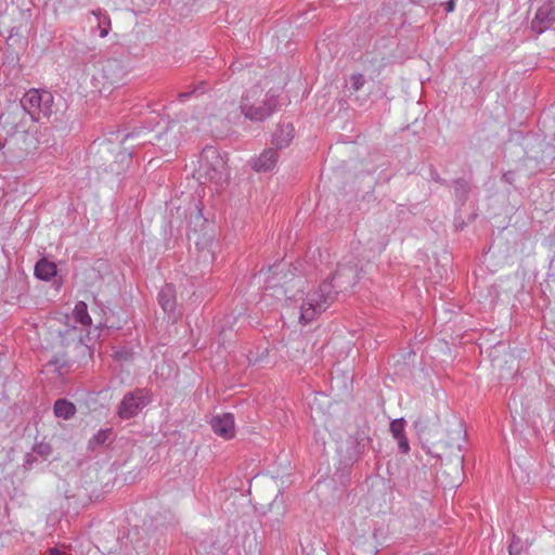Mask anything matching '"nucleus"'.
Segmentation results:
<instances>
[{
    "label": "nucleus",
    "mask_w": 555,
    "mask_h": 555,
    "mask_svg": "<svg viewBox=\"0 0 555 555\" xmlns=\"http://www.w3.org/2000/svg\"><path fill=\"white\" fill-rule=\"evenodd\" d=\"M281 94L282 89L279 87L267 90L261 85H255L243 94L240 114L249 120L262 121L281 107Z\"/></svg>",
    "instance_id": "obj_1"
},
{
    "label": "nucleus",
    "mask_w": 555,
    "mask_h": 555,
    "mask_svg": "<svg viewBox=\"0 0 555 555\" xmlns=\"http://www.w3.org/2000/svg\"><path fill=\"white\" fill-rule=\"evenodd\" d=\"M194 177L201 184L214 183L217 186L228 181L227 160L217 147L206 146L203 149L198 166L194 170Z\"/></svg>",
    "instance_id": "obj_2"
},
{
    "label": "nucleus",
    "mask_w": 555,
    "mask_h": 555,
    "mask_svg": "<svg viewBox=\"0 0 555 555\" xmlns=\"http://www.w3.org/2000/svg\"><path fill=\"white\" fill-rule=\"evenodd\" d=\"M129 66L124 59L109 57L99 63L92 75V86L102 95H108L112 90L122 83Z\"/></svg>",
    "instance_id": "obj_3"
},
{
    "label": "nucleus",
    "mask_w": 555,
    "mask_h": 555,
    "mask_svg": "<svg viewBox=\"0 0 555 555\" xmlns=\"http://www.w3.org/2000/svg\"><path fill=\"white\" fill-rule=\"evenodd\" d=\"M524 146L525 166L531 171H541L555 160V138L550 141L539 137L526 138Z\"/></svg>",
    "instance_id": "obj_4"
},
{
    "label": "nucleus",
    "mask_w": 555,
    "mask_h": 555,
    "mask_svg": "<svg viewBox=\"0 0 555 555\" xmlns=\"http://www.w3.org/2000/svg\"><path fill=\"white\" fill-rule=\"evenodd\" d=\"M335 296L332 292L331 283L324 281L320 284L319 288L309 292L299 306V322L308 324L313 321L318 315L324 312L333 302Z\"/></svg>",
    "instance_id": "obj_5"
},
{
    "label": "nucleus",
    "mask_w": 555,
    "mask_h": 555,
    "mask_svg": "<svg viewBox=\"0 0 555 555\" xmlns=\"http://www.w3.org/2000/svg\"><path fill=\"white\" fill-rule=\"evenodd\" d=\"M18 103L31 119V124L49 119L55 112L53 94L43 89L28 90Z\"/></svg>",
    "instance_id": "obj_6"
},
{
    "label": "nucleus",
    "mask_w": 555,
    "mask_h": 555,
    "mask_svg": "<svg viewBox=\"0 0 555 555\" xmlns=\"http://www.w3.org/2000/svg\"><path fill=\"white\" fill-rule=\"evenodd\" d=\"M31 125V119L18 102L11 103L0 114V130L5 135V141L16 135H25Z\"/></svg>",
    "instance_id": "obj_7"
},
{
    "label": "nucleus",
    "mask_w": 555,
    "mask_h": 555,
    "mask_svg": "<svg viewBox=\"0 0 555 555\" xmlns=\"http://www.w3.org/2000/svg\"><path fill=\"white\" fill-rule=\"evenodd\" d=\"M360 272L361 269H359L358 263H356L353 259L344 258V260L338 263L337 270L328 282L332 285L334 296L338 292H347L352 288L360 279Z\"/></svg>",
    "instance_id": "obj_8"
},
{
    "label": "nucleus",
    "mask_w": 555,
    "mask_h": 555,
    "mask_svg": "<svg viewBox=\"0 0 555 555\" xmlns=\"http://www.w3.org/2000/svg\"><path fill=\"white\" fill-rule=\"evenodd\" d=\"M149 401V392L145 389L127 392L117 409V415L121 420H130L137 416Z\"/></svg>",
    "instance_id": "obj_9"
},
{
    "label": "nucleus",
    "mask_w": 555,
    "mask_h": 555,
    "mask_svg": "<svg viewBox=\"0 0 555 555\" xmlns=\"http://www.w3.org/2000/svg\"><path fill=\"white\" fill-rule=\"evenodd\" d=\"M555 22V3L547 1L540 5L531 21V29L537 34H543Z\"/></svg>",
    "instance_id": "obj_10"
},
{
    "label": "nucleus",
    "mask_w": 555,
    "mask_h": 555,
    "mask_svg": "<svg viewBox=\"0 0 555 555\" xmlns=\"http://www.w3.org/2000/svg\"><path fill=\"white\" fill-rule=\"evenodd\" d=\"M210 425L214 433L224 439H231L235 435L234 416L231 413L214 416Z\"/></svg>",
    "instance_id": "obj_11"
},
{
    "label": "nucleus",
    "mask_w": 555,
    "mask_h": 555,
    "mask_svg": "<svg viewBox=\"0 0 555 555\" xmlns=\"http://www.w3.org/2000/svg\"><path fill=\"white\" fill-rule=\"evenodd\" d=\"M183 126L179 120H172L170 121L169 126L165 130V132L160 133L158 135V141L165 139L170 140L168 143V147H176L180 144L182 140H185L188 138L186 131H183Z\"/></svg>",
    "instance_id": "obj_12"
},
{
    "label": "nucleus",
    "mask_w": 555,
    "mask_h": 555,
    "mask_svg": "<svg viewBox=\"0 0 555 555\" xmlns=\"http://www.w3.org/2000/svg\"><path fill=\"white\" fill-rule=\"evenodd\" d=\"M390 433L397 440L400 452L406 454L410 451V444L405 435V421L396 418L390 423Z\"/></svg>",
    "instance_id": "obj_13"
},
{
    "label": "nucleus",
    "mask_w": 555,
    "mask_h": 555,
    "mask_svg": "<svg viewBox=\"0 0 555 555\" xmlns=\"http://www.w3.org/2000/svg\"><path fill=\"white\" fill-rule=\"evenodd\" d=\"M276 162L278 153L273 149H268L251 162V167L258 172H267L275 167Z\"/></svg>",
    "instance_id": "obj_14"
},
{
    "label": "nucleus",
    "mask_w": 555,
    "mask_h": 555,
    "mask_svg": "<svg viewBox=\"0 0 555 555\" xmlns=\"http://www.w3.org/2000/svg\"><path fill=\"white\" fill-rule=\"evenodd\" d=\"M295 135V128L292 124H281L272 137V144L278 149L288 146Z\"/></svg>",
    "instance_id": "obj_15"
},
{
    "label": "nucleus",
    "mask_w": 555,
    "mask_h": 555,
    "mask_svg": "<svg viewBox=\"0 0 555 555\" xmlns=\"http://www.w3.org/2000/svg\"><path fill=\"white\" fill-rule=\"evenodd\" d=\"M218 243L210 236H203L201 241L196 242V248L198 250V257L207 264L215 260V249Z\"/></svg>",
    "instance_id": "obj_16"
},
{
    "label": "nucleus",
    "mask_w": 555,
    "mask_h": 555,
    "mask_svg": "<svg viewBox=\"0 0 555 555\" xmlns=\"http://www.w3.org/2000/svg\"><path fill=\"white\" fill-rule=\"evenodd\" d=\"M158 304L166 313H171L176 309V289L173 285L166 284L158 293Z\"/></svg>",
    "instance_id": "obj_17"
},
{
    "label": "nucleus",
    "mask_w": 555,
    "mask_h": 555,
    "mask_svg": "<svg viewBox=\"0 0 555 555\" xmlns=\"http://www.w3.org/2000/svg\"><path fill=\"white\" fill-rule=\"evenodd\" d=\"M72 319L75 324H79L82 330L88 328L92 324V319L88 313V307L85 301H78L75 305Z\"/></svg>",
    "instance_id": "obj_18"
},
{
    "label": "nucleus",
    "mask_w": 555,
    "mask_h": 555,
    "mask_svg": "<svg viewBox=\"0 0 555 555\" xmlns=\"http://www.w3.org/2000/svg\"><path fill=\"white\" fill-rule=\"evenodd\" d=\"M57 269L54 262L40 259L35 266V275L42 281H49L56 275Z\"/></svg>",
    "instance_id": "obj_19"
},
{
    "label": "nucleus",
    "mask_w": 555,
    "mask_h": 555,
    "mask_svg": "<svg viewBox=\"0 0 555 555\" xmlns=\"http://www.w3.org/2000/svg\"><path fill=\"white\" fill-rule=\"evenodd\" d=\"M53 410L55 416L63 420H69L76 413V406L66 399L56 400Z\"/></svg>",
    "instance_id": "obj_20"
},
{
    "label": "nucleus",
    "mask_w": 555,
    "mask_h": 555,
    "mask_svg": "<svg viewBox=\"0 0 555 555\" xmlns=\"http://www.w3.org/2000/svg\"><path fill=\"white\" fill-rule=\"evenodd\" d=\"M92 14L98 20L96 28L99 30L100 37H102V38L106 37L108 35L109 30H111V18H109V16L107 15L106 12L102 11L101 9L93 10Z\"/></svg>",
    "instance_id": "obj_21"
},
{
    "label": "nucleus",
    "mask_w": 555,
    "mask_h": 555,
    "mask_svg": "<svg viewBox=\"0 0 555 555\" xmlns=\"http://www.w3.org/2000/svg\"><path fill=\"white\" fill-rule=\"evenodd\" d=\"M112 435V429L111 428H106V429H100L96 434H94L88 444H89V448L90 449H95L96 447H100L102 444H104L109 436Z\"/></svg>",
    "instance_id": "obj_22"
},
{
    "label": "nucleus",
    "mask_w": 555,
    "mask_h": 555,
    "mask_svg": "<svg viewBox=\"0 0 555 555\" xmlns=\"http://www.w3.org/2000/svg\"><path fill=\"white\" fill-rule=\"evenodd\" d=\"M469 186L468 183L464 179H457L454 181V191L455 196L464 202L466 199Z\"/></svg>",
    "instance_id": "obj_23"
},
{
    "label": "nucleus",
    "mask_w": 555,
    "mask_h": 555,
    "mask_svg": "<svg viewBox=\"0 0 555 555\" xmlns=\"http://www.w3.org/2000/svg\"><path fill=\"white\" fill-rule=\"evenodd\" d=\"M206 83L205 82H201L199 85L195 86L191 91H185V92H180L178 98H179V101L180 102H185L188 101L191 95L193 94H203L206 92Z\"/></svg>",
    "instance_id": "obj_24"
},
{
    "label": "nucleus",
    "mask_w": 555,
    "mask_h": 555,
    "mask_svg": "<svg viewBox=\"0 0 555 555\" xmlns=\"http://www.w3.org/2000/svg\"><path fill=\"white\" fill-rule=\"evenodd\" d=\"M365 82V78L362 74H353L350 77V89L354 92L359 91Z\"/></svg>",
    "instance_id": "obj_25"
},
{
    "label": "nucleus",
    "mask_w": 555,
    "mask_h": 555,
    "mask_svg": "<svg viewBox=\"0 0 555 555\" xmlns=\"http://www.w3.org/2000/svg\"><path fill=\"white\" fill-rule=\"evenodd\" d=\"M522 550V544L519 539L513 538L509 546H508V553L509 555H520Z\"/></svg>",
    "instance_id": "obj_26"
},
{
    "label": "nucleus",
    "mask_w": 555,
    "mask_h": 555,
    "mask_svg": "<svg viewBox=\"0 0 555 555\" xmlns=\"http://www.w3.org/2000/svg\"><path fill=\"white\" fill-rule=\"evenodd\" d=\"M69 545H62V548L60 547H50L48 548L42 555H65V550H69Z\"/></svg>",
    "instance_id": "obj_27"
},
{
    "label": "nucleus",
    "mask_w": 555,
    "mask_h": 555,
    "mask_svg": "<svg viewBox=\"0 0 555 555\" xmlns=\"http://www.w3.org/2000/svg\"><path fill=\"white\" fill-rule=\"evenodd\" d=\"M282 263H275L272 267H269L268 272H272L273 274H278V272L281 270Z\"/></svg>",
    "instance_id": "obj_28"
},
{
    "label": "nucleus",
    "mask_w": 555,
    "mask_h": 555,
    "mask_svg": "<svg viewBox=\"0 0 555 555\" xmlns=\"http://www.w3.org/2000/svg\"><path fill=\"white\" fill-rule=\"evenodd\" d=\"M227 117L230 121H235V119L240 117V114L237 113V109H235L233 115H232V113H229V115Z\"/></svg>",
    "instance_id": "obj_29"
},
{
    "label": "nucleus",
    "mask_w": 555,
    "mask_h": 555,
    "mask_svg": "<svg viewBox=\"0 0 555 555\" xmlns=\"http://www.w3.org/2000/svg\"><path fill=\"white\" fill-rule=\"evenodd\" d=\"M453 10H454V2H453V0H451V1L449 2V4H448V9H447V11H448V12H452Z\"/></svg>",
    "instance_id": "obj_30"
},
{
    "label": "nucleus",
    "mask_w": 555,
    "mask_h": 555,
    "mask_svg": "<svg viewBox=\"0 0 555 555\" xmlns=\"http://www.w3.org/2000/svg\"><path fill=\"white\" fill-rule=\"evenodd\" d=\"M503 178H504L506 181H508V182H509V181H511V172L505 173V175L503 176Z\"/></svg>",
    "instance_id": "obj_31"
},
{
    "label": "nucleus",
    "mask_w": 555,
    "mask_h": 555,
    "mask_svg": "<svg viewBox=\"0 0 555 555\" xmlns=\"http://www.w3.org/2000/svg\"><path fill=\"white\" fill-rule=\"evenodd\" d=\"M78 339H79V341H80V343H82V339H83V338H82V335H81V334H79V335H78Z\"/></svg>",
    "instance_id": "obj_32"
},
{
    "label": "nucleus",
    "mask_w": 555,
    "mask_h": 555,
    "mask_svg": "<svg viewBox=\"0 0 555 555\" xmlns=\"http://www.w3.org/2000/svg\"><path fill=\"white\" fill-rule=\"evenodd\" d=\"M192 124L193 125H192L191 129L194 130L196 128V124L194 121Z\"/></svg>",
    "instance_id": "obj_33"
}]
</instances>
